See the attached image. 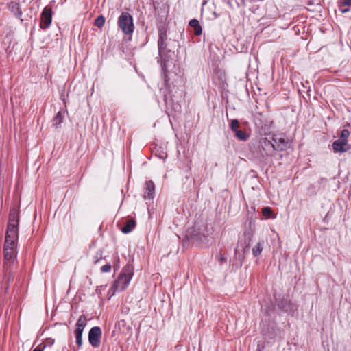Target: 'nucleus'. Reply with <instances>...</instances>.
Listing matches in <instances>:
<instances>
[{
	"mask_svg": "<svg viewBox=\"0 0 351 351\" xmlns=\"http://www.w3.org/2000/svg\"><path fill=\"white\" fill-rule=\"evenodd\" d=\"M18 238L19 237H9L8 236H5L3 246V267L5 274L9 278L11 276L12 271L16 259V243Z\"/></svg>",
	"mask_w": 351,
	"mask_h": 351,
	"instance_id": "1",
	"label": "nucleus"
},
{
	"mask_svg": "<svg viewBox=\"0 0 351 351\" xmlns=\"http://www.w3.org/2000/svg\"><path fill=\"white\" fill-rule=\"evenodd\" d=\"M64 117V112L59 111L56 115V117L53 119V126L56 128H58L59 125L62 123Z\"/></svg>",
	"mask_w": 351,
	"mask_h": 351,
	"instance_id": "15",
	"label": "nucleus"
},
{
	"mask_svg": "<svg viewBox=\"0 0 351 351\" xmlns=\"http://www.w3.org/2000/svg\"><path fill=\"white\" fill-rule=\"evenodd\" d=\"M101 337V330L99 327L94 326L90 330L88 333V341L93 347H99Z\"/></svg>",
	"mask_w": 351,
	"mask_h": 351,
	"instance_id": "7",
	"label": "nucleus"
},
{
	"mask_svg": "<svg viewBox=\"0 0 351 351\" xmlns=\"http://www.w3.org/2000/svg\"><path fill=\"white\" fill-rule=\"evenodd\" d=\"M86 317L85 315H82L79 317V319L76 323V328H75V331H80V332H83L84 328L86 326Z\"/></svg>",
	"mask_w": 351,
	"mask_h": 351,
	"instance_id": "14",
	"label": "nucleus"
},
{
	"mask_svg": "<svg viewBox=\"0 0 351 351\" xmlns=\"http://www.w3.org/2000/svg\"><path fill=\"white\" fill-rule=\"evenodd\" d=\"M332 148L335 152H346L349 149V146L347 142L339 139L333 142Z\"/></svg>",
	"mask_w": 351,
	"mask_h": 351,
	"instance_id": "11",
	"label": "nucleus"
},
{
	"mask_svg": "<svg viewBox=\"0 0 351 351\" xmlns=\"http://www.w3.org/2000/svg\"><path fill=\"white\" fill-rule=\"evenodd\" d=\"M52 13L51 9L45 8L41 14L40 27L45 29L49 27L51 23Z\"/></svg>",
	"mask_w": 351,
	"mask_h": 351,
	"instance_id": "8",
	"label": "nucleus"
},
{
	"mask_svg": "<svg viewBox=\"0 0 351 351\" xmlns=\"http://www.w3.org/2000/svg\"><path fill=\"white\" fill-rule=\"evenodd\" d=\"M45 346V344L40 343L33 351H43Z\"/></svg>",
	"mask_w": 351,
	"mask_h": 351,
	"instance_id": "26",
	"label": "nucleus"
},
{
	"mask_svg": "<svg viewBox=\"0 0 351 351\" xmlns=\"http://www.w3.org/2000/svg\"><path fill=\"white\" fill-rule=\"evenodd\" d=\"M105 23V18L103 16H99L95 21V25L101 28L104 25Z\"/></svg>",
	"mask_w": 351,
	"mask_h": 351,
	"instance_id": "20",
	"label": "nucleus"
},
{
	"mask_svg": "<svg viewBox=\"0 0 351 351\" xmlns=\"http://www.w3.org/2000/svg\"><path fill=\"white\" fill-rule=\"evenodd\" d=\"M189 25L194 29L195 34L196 35H200L202 34V27L199 25V21L197 19H192L189 22Z\"/></svg>",
	"mask_w": 351,
	"mask_h": 351,
	"instance_id": "17",
	"label": "nucleus"
},
{
	"mask_svg": "<svg viewBox=\"0 0 351 351\" xmlns=\"http://www.w3.org/2000/svg\"><path fill=\"white\" fill-rule=\"evenodd\" d=\"M111 269V265H105L101 267V270L102 272H109Z\"/></svg>",
	"mask_w": 351,
	"mask_h": 351,
	"instance_id": "25",
	"label": "nucleus"
},
{
	"mask_svg": "<svg viewBox=\"0 0 351 351\" xmlns=\"http://www.w3.org/2000/svg\"><path fill=\"white\" fill-rule=\"evenodd\" d=\"M350 136V132L347 129H343L341 132L340 140L344 141L348 143V138Z\"/></svg>",
	"mask_w": 351,
	"mask_h": 351,
	"instance_id": "21",
	"label": "nucleus"
},
{
	"mask_svg": "<svg viewBox=\"0 0 351 351\" xmlns=\"http://www.w3.org/2000/svg\"><path fill=\"white\" fill-rule=\"evenodd\" d=\"M259 149L260 154L262 158L271 155V152L276 150L274 143H272L266 138L260 140Z\"/></svg>",
	"mask_w": 351,
	"mask_h": 351,
	"instance_id": "5",
	"label": "nucleus"
},
{
	"mask_svg": "<svg viewBox=\"0 0 351 351\" xmlns=\"http://www.w3.org/2000/svg\"><path fill=\"white\" fill-rule=\"evenodd\" d=\"M339 3L344 6H351V0H342Z\"/></svg>",
	"mask_w": 351,
	"mask_h": 351,
	"instance_id": "27",
	"label": "nucleus"
},
{
	"mask_svg": "<svg viewBox=\"0 0 351 351\" xmlns=\"http://www.w3.org/2000/svg\"><path fill=\"white\" fill-rule=\"evenodd\" d=\"M272 210L269 207H265L262 210V214L267 218H269L271 217Z\"/></svg>",
	"mask_w": 351,
	"mask_h": 351,
	"instance_id": "24",
	"label": "nucleus"
},
{
	"mask_svg": "<svg viewBox=\"0 0 351 351\" xmlns=\"http://www.w3.org/2000/svg\"><path fill=\"white\" fill-rule=\"evenodd\" d=\"M155 194V185L152 180L147 181L144 192V198L152 199Z\"/></svg>",
	"mask_w": 351,
	"mask_h": 351,
	"instance_id": "10",
	"label": "nucleus"
},
{
	"mask_svg": "<svg viewBox=\"0 0 351 351\" xmlns=\"http://www.w3.org/2000/svg\"><path fill=\"white\" fill-rule=\"evenodd\" d=\"M275 149L277 151H283L288 147V142L282 138H274Z\"/></svg>",
	"mask_w": 351,
	"mask_h": 351,
	"instance_id": "13",
	"label": "nucleus"
},
{
	"mask_svg": "<svg viewBox=\"0 0 351 351\" xmlns=\"http://www.w3.org/2000/svg\"><path fill=\"white\" fill-rule=\"evenodd\" d=\"M19 211L17 208L11 209L5 236L19 237Z\"/></svg>",
	"mask_w": 351,
	"mask_h": 351,
	"instance_id": "3",
	"label": "nucleus"
},
{
	"mask_svg": "<svg viewBox=\"0 0 351 351\" xmlns=\"http://www.w3.org/2000/svg\"><path fill=\"white\" fill-rule=\"evenodd\" d=\"M46 343L49 344V345H52L53 343V340L51 339H49L46 341Z\"/></svg>",
	"mask_w": 351,
	"mask_h": 351,
	"instance_id": "29",
	"label": "nucleus"
},
{
	"mask_svg": "<svg viewBox=\"0 0 351 351\" xmlns=\"http://www.w3.org/2000/svg\"><path fill=\"white\" fill-rule=\"evenodd\" d=\"M235 136L240 141H246L248 138V135L246 134L242 130H237L235 132Z\"/></svg>",
	"mask_w": 351,
	"mask_h": 351,
	"instance_id": "19",
	"label": "nucleus"
},
{
	"mask_svg": "<svg viewBox=\"0 0 351 351\" xmlns=\"http://www.w3.org/2000/svg\"><path fill=\"white\" fill-rule=\"evenodd\" d=\"M134 267L131 264L126 265L122 269L117 280L114 281L112 286L114 291H121L125 289L133 276Z\"/></svg>",
	"mask_w": 351,
	"mask_h": 351,
	"instance_id": "2",
	"label": "nucleus"
},
{
	"mask_svg": "<svg viewBox=\"0 0 351 351\" xmlns=\"http://www.w3.org/2000/svg\"><path fill=\"white\" fill-rule=\"evenodd\" d=\"M278 307L285 312L293 311L295 310V305L291 303V300L287 298H283L278 303Z\"/></svg>",
	"mask_w": 351,
	"mask_h": 351,
	"instance_id": "9",
	"label": "nucleus"
},
{
	"mask_svg": "<svg viewBox=\"0 0 351 351\" xmlns=\"http://www.w3.org/2000/svg\"><path fill=\"white\" fill-rule=\"evenodd\" d=\"M167 39L166 32L162 29H159L158 34V52L162 58H164L165 54L168 51H171V49L167 48V45L166 43V40Z\"/></svg>",
	"mask_w": 351,
	"mask_h": 351,
	"instance_id": "6",
	"label": "nucleus"
},
{
	"mask_svg": "<svg viewBox=\"0 0 351 351\" xmlns=\"http://www.w3.org/2000/svg\"><path fill=\"white\" fill-rule=\"evenodd\" d=\"M264 241H260L258 243L252 248V254L254 256H258L263 249Z\"/></svg>",
	"mask_w": 351,
	"mask_h": 351,
	"instance_id": "18",
	"label": "nucleus"
},
{
	"mask_svg": "<svg viewBox=\"0 0 351 351\" xmlns=\"http://www.w3.org/2000/svg\"><path fill=\"white\" fill-rule=\"evenodd\" d=\"M9 8L16 16L20 17L21 16L22 12L18 3L15 2H11L9 5Z\"/></svg>",
	"mask_w": 351,
	"mask_h": 351,
	"instance_id": "16",
	"label": "nucleus"
},
{
	"mask_svg": "<svg viewBox=\"0 0 351 351\" xmlns=\"http://www.w3.org/2000/svg\"><path fill=\"white\" fill-rule=\"evenodd\" d=\"M239 127V121L237 119L232 120L231 123H230L231 130L235 132L237 130H238Z\"/></svg>",
	"mask_w": 351,
	"mask_h": 351,
	"instance_id": "23",
	"label": "nucleus"
},
{
	"mask_svg": "<svg viewBox=\"0 0 351 351\" xmlns=\"http://www.w3.org/2000/svg\"><path fill=\"white\" fill-rule=\"evenodd\" d=\"M343 5H341V3H339V10L342 13H346V12H349L348 8H343Z\"/></svg>",
	"mask_w": 351,
	"mask_h": 351,
	"instance_id": "28",
	"label": "nucleus"
},
{
	"mask_svg": "<svg viewBox=\"0 0 351 351\" xmlns=\"http://www.w3.org/2000/svg\"><path fill=\"white\" fill-rule=\"evenodd\" d=\"M118 25L125 34H132L134 29L132 16L128 12H122L118 19Z\"/></svg>",
	"mask_w": 351,
	"mask_h": 351,
	"instance_id": "4",
	"label": "nucleus"
},
{
	"mask_svg": "<svg viewBox=\"0 0 351 351\" xmlns=\"http://www.w3.org/2000/svg\"><path fill=\"white\" fill-rule=\"evenodd\" d=\"M136 221L133 219L126 220L123 226L121 228L122 232L125 234L130 233L135 228Z\"/></svg>",
	"mask_w": 351,
	"mask_h": 351,
	"instance_id": "12",
	"label": "nucleus"
},
{
	"mask_svg": "<svg viewBox=\"0 0 351 351\" xmlns=\"http://www.w3.org/2000/svg\"><path fill=\"white\" fill-rule=\"evenodd\" d=\"M76 343L79 347L82 345V332L80 331H75Z\"/></svg>",
	"mask_w": 351,
	"mask_h": 351,
	"instance_id": "22",
	"label": "nucleus"
}]
</instances>
